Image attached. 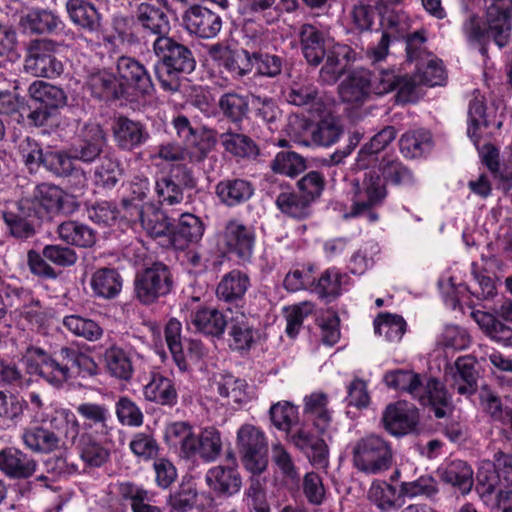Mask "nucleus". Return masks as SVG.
Returning a JSON list of instances; mask_svg holds the SVG:
<instances>
[{"label": "nucleus", "mask_w": 512, "mask_h": 512, "mask_svg": "<svg viewBox=\"0 0 512 512\" xmlns=\"http://www.w3.org/2000/svg\"><path fill=\"white\" fill-rule=\"evenodd\" d=\"M209 55L217 62L222 72H227L234 79L241 78L252 71L248 50L231 49L217 43L209 48Z\"/></svg>", "instance_id": "b1692460"}, {"label": "nucleus", "mask_w": 512, "mask_h": 512, "mask_svg": "<svg viewBox=\"0 0 512 512\" xmlns=\"http://www.w3.org/2000/svg\"><path fill=\"white\" fill-rule=\"evenodd\" d=\"M397 136L394 126H385L376 133L371 140L363 145L358 152V162L363 166H369L378 160L377 155L383 151Z\"/></svg>", "instance_id": "6e6d98bb"}, {"label": "nucleus", "mask_w": 512, "mask_h": 512, "mask_svg": "<svg viewBox=\"0 0 512 512\" xmlns=\"http://www.w3.org/2000/svg\"><path fill=\"white\" fill-rule=\"evenodd\" d=\"M196 186L197 178L193 169L187 164L177 163L157 178L155 191L161 205L173 206L184 200V190H192Z\"/></svg>", "instance_id": "f8f14e48"}, {"label": "nucleus", "mask_w": 512, "mask_h": 512, "mask_svg": "<svg viewBox=\"0 0 512 512\" xmlns=\"http://www.w3.org/2000/svg\"><path fill=\"white\" fill-rule=\"evenodd\" d=\"M85 419V424L96 434L107 439L114 430V422L109 408L105 404L85 402L76 408Z\"/></svg>", "instance_id": "58836bf2"}, {"label": "nucleus", "mask_w": 512, "mask_h": 512, "mask_svg": "<svg viewBox=\"0 0 512 512\" xmlns=\"http://www.w3.org/2000/svg\"><path fill=\"white\" fill-rule=\"evenodd\" d=\"M277 187L279 193L275 195V206L282 214L296 220H304L312 215V203L299 191H294L288 182L281 181Z\"/></svg>", "instance_id": "c85d7f7f"}, {"label": "nucleus", "mask_w": 512, "mask_h": 512, "mask_svg": "<svg viewBox=\"0 0 512 512\" xmlns=\"http://www.w3.org/2000/svg\"><path fill=\"white\" fill-rule=\"evenodd\" d=\"M28 93L31 101L54 113L67 103V95L62 88L42 80H36L30 84Z\"/></svg>", "instance_id": "49530a36"}, {"label": "nucleus", "mask_w": 512, "mask_h": 512, "mask_svg": "<svg viewBox=\"0 0 512 512\" xmlns=\"http://www.w3.org/2000/svg\"><path fill=\"white\" fill-rule=\"evenodd\" d=\"M112 138L115 146L123 152H134L151 138L145 123L119 114L111 122Z\"/></svg>", "instance_id": "f3484780"}, {"label": "nucleus", "mask_w": 512, "mask_h": 512, "mask_svg": "<svg viewBox=\"0 0 512 512\" xmlns=\"http://www.w3.org/2000/svg\"><path fill=\"white\" fill-rule=\"evenodd\" d=\"M480 398L485 411L490 417L494 421L509 427L512 432V398L506 397L502 400L491 390H483Z\"/></svg>", "instance_id": "4d7b16f0"}, {"label": "nucleus", "mask_w": 512, "mask_h": 512, "mask_svg": "<svg viewBox=\"0 0 512 512\" xmlns=\"http://www.w3.org/2000/svg\"><path fill=\"white\" fill-rule=\"evenodd\" d=\"M127 195L123 197L121 204L124 217H133L137 209L146 207L143 204L150 192V181L144 176H135L129 183Z\"/></svg>", "instance_id": "052dcab7"}, {"label": "nucleus", "mask_w": 512, "mask_h": 512, "mask_svg": "<svg viewBox=\"0 0 512 512\" xmlns=\"http://www.w3.org/2000/svg\"><path fill=\"white\" fill-rule=\"evenodd\" d=\"M129 222L139 223L146 234L153 239H160L162 246L169 247V236L172 222L164 211L156 208L152 204H147L142 209H137L133 217H129Z\"/></svg>", "instance_id": "5701e85b"}, {"label": "nucleus", "mask_w": 512, "mask_h": 512, "mask_svg": "<svg viewBox=\"0 0 512 512\" xmlns=\"http://www.w3.org/2000/svg\"><path fill=\"white\" fill-rule=\"evenodd\" d=\"M172 124L184 148L172 142L159 145L157 156L164 161H180L187 156L191 162H202L217 143L216 130L193 127L184 115L176 116Z\"/></svg>", "instance_id": "20e7f679"}, {"label": "nucleus", "mask_w": 512, "mask_h": 512, "mask_svg": "<svg viewBox=\"0 0 512 512\" xmlns=\"http://www.w3.org/2000/svg\"><path fill=\"white\" fill-rule=\"evenodd\" d=\"M229 317L227 330V345L232 352L240 355L248 354L260 339V330L255 325L253 316L243 311L233 312L228 308Z\"/></svg>", "instance_id": "2eb2a0df"}, {"label": "nucleus", "mask_w": 512, "mask_h": 512, "mask_svg": "<svg viewBox=\"0 0 512 512\" xmlns=\"http://www.w3.org/2000/svg\"><path fill=\"white\" fill-rule=\"evenodd\" d=\"M58 43L50 39L31 40L26 48L24 70L35 76L53 79L63 72L62 61L56 56Z\"/></svg>", "instance_id": "9b49d317"}, {"label": "nucleus", "mask_w": 512, "mask_h": 512, "mask_svg": "<svg viewBox=\"0 0 512 512\" xmlns=\"http://www.w3.org/2000/svg\"><path fill=\"white\" fill-rule=\"evenodd\" d=\"M380 73L375 74L369 70L353 72L340 86V96L344 102L361 104L371 94L378 95Z\"/></svg>", "instance_id": "393cba45"}, {"label": "nucleus", "mask_w": 512, "mask_h": 512, "mask_svg": "<svg viewBox=\"0 0 512 512\" xmlns=\"http://www.w3.org/2000/svg\"><path fill=\"white\" fill-rule=\"evenodd\" d=\"M254 192L251 181L238 177L222 179L215 186V194L220 203L229 208L245 204L252 198Z\"/></svg>", "instance_id": "2f4dec72"}, {"label": "nucleus", "mask_w": 512, "mask_h": 512, "mask_svg": "<svg viewBox=\"0 0 512 512\" xmlns=\"http://www.w3.org/2000/svg\"><path fill=\"white\" fill-rule=\"evenodd\" d=\"M70 346L62 345L52 348L50 370L47 382L54 387H61L72 378V368L69 364Z\"/></svg>", "instance_id": "13d9d810"}, {"label": "nucleus", "mask_w": 512, "mask_h": 512, "mask_svg": "<svg viewBox=\"0 0 512 512\" xmlns=\"http://www.w3.org/2000/svg\"><path fill=\"white\" fill-rule=\"evenodd\" d=\"M67 10L72 22L87 32H98L101 26L100 14L95 6L78 0H71L67 3Z\"/></svg>", "instance_id": "680f3d73"}, {"label": "nucleus", "mask_w": 512, "mask_h": 512, "mask_svg": "<svg viewBox=\"0 0 512 512\" xmlns=\"http://www.w3.org/2000/svg\"><path fill=\"white\" fill-rule=\"evenodd\" d=\"M219 248L229 258L238 262H250L256 245V231L252 225L241 220H228L219 235Z\"/></svg>", "instance_id": "9d476101"}, {"label": "nucleus", "mask_w": 512, "mask_h": 512, "mask_svg": "<svg viewBox=\"0 0 512 512\" xmlns=\"http://www.w3.org/2000/svg\"><path fill=\"white\" fill-rule=\"evenodd\" d=\"M64 191L52 184L41 183L36 186L33 197L26 203L38 219L50 217L63 209Z\"/></svg>", "instance_id": "473e14b6"}, {"label": "nucleus", "mask_w": 512, "mask_h": 512, "mask_svg": "<svg viewBox=\"0 0 512 512\" xmlns=\"http://www.w3.org/2000/svg\"><path fill=\"white\" fill-rule=\"evenodd\" d=\"M384 428L393 436H404L416 430L419 413L415 406L405 401L389 404L383 412Z\"/></svg>", "instance_id": "412c9836"}, {"label": "nucleus", "mask_w": 512, "mask_h": 512, "mask_svg": "<svg viewBox=\"0 0 512 512\" xmlns=\"http://www.w3.org/2000/svg\"><path fill=\"white\" fill-rule=\"evenodd\" d=\"M37 470V461L15 447L0 451V471L10 479H28Z\"/></svg>", "instance_id": "7c9ffc66"}, {"label": "nucleus", "mask_w": 512, "mask_h": 512, "mask_svg": "<svg viewBox=\"0 0 512 512\" xmlns=\"http://www.w3.org/2000/svg\"><path fill=\"white\" fill-rule=\"evenodd\" d=\"M383 381L388 388L409 394L413 399L418 400L438 419L446 418L453 412L451 395L438 378L429 377L424 384L419 373L395 369L387 371Z\"/></svg>", "instance_id": "f257e3e1"}, {"label": "nucleus", "mask_w": 512, "mask_h": 512, "mask_svg": "<svg viewBox=\"0 0 512 512\" xmlns=\"http://www.w3.org/2000/svg\"><path fill=\"white\" fill-rule=\"evenodd\" d=\"M369 499L381 511L398 510L404 504L396 487L386 481H374L369 489Z\"/></svg>", "instance_id": "5fc2aeb1"}, {"label": "nucleus", "mask_w": 512, "mask_h": 512, "mask_svg": "<svg viewBox=\"0 0 512 512\" xmlns=\"http://www.w3.org/2000/svg\"><path fill=\"white\" fill-rule=\"evenodd\" d=\"M417 84L419 83L415 75L411 78L391 71H381L376 90L379 96L396 91V102L405 104L413 100Z\"/></svg>", "instance_id": "c9c22d12"}, {"label": "nucleus", "mask_w": 512, "mask_h": 512, "mask_svg": "<svg viewBox=\"0 0 512 512\" xmlns=\"http://www.w3.org/2000/svg\"><path fill=\"white\" fill-rule=\"evenodd\" d=\"M152 50L156 58L153 72L160 88L168 93L178 92L182 79L196 69L194 51L171 36L153 41Z\"/></svg>", "instance_id": "f03ea898"}, {"label": "nucleus", "mask_w": 512, "mask_h": 512, "mask_svg": "<svg viewBox=\"0 0 512 512\" xmlns=\"http://www.w3.org/2000/svg\"><path fill=\"white\" fill-rule=\"evenodd\" d=\"M222 451L221 433L214 427L204 428L195 435V456L199 455L206 462L215 461Z\"/></svg>", "instance_id": "774afa93"}, {"label": "nucleus", "mask_w": 512, "mask_h": 512, "mask_svg": "<svg viewBox=\"0 0 512 512\" xmlns=\"http://www.w3.org/2000/svg\"><path fill=\"white\" fill-rule=\"evenodd\" d=\"M173 287L174 280L170 266L162 261H153L136 272L133 294L140 304L150 306L169 295Z\"/></svg>", "instance_id": "39448f33"}, {"label": "nucleus", "mask_w": 512, "mask_h": 512, "mask_svg": "<svg viewBox=\"0 0 512 512\" xmlns=\"http://www.w3.org/2000/svg\"><path fill=\"white\" fill-rule=\"evenodd\" d=\"M205 481L209 489L218 498H229L237 494L242 487L239 469L234 466L217 465L208 469Z\"/></svg>", "instance_id": "cd10ccee"}, {"label": "nucleus", "mask_w": 512, "mask_h": 512, "mask_svg": "<svg viewBox=\"0 0 512 512\" xmlns=\"http://www.w3.org/2000/svg\"><path fill=\"white\" fill-rule=\"evenodd\" d=\"M47 424L50 431H53L59 442L61 438L74 440L79 434V423L76 415L69 409L56 410L49 420L42 421Z\"/></svg>", "instance_id": "0e129e2a"}, {"label": "nucleus", "mask_w": 512, "mask_h": 512, "mask_svg": "<svg viewBox=\"0 0 512 512\" xmlns=\"http://www.w3.org/2000/svg\"><path fill=\"white\" fill-rule=\"evenodd\" d=\"M229 317L215 308L203 307L191 314V322L200 333L221 339Z\"/></svg>", "instance_id": "37998d69"}, {"label": "nucleus", "mask_w": 512, "mask_h": 512, "mask_svg": "<svg viewBox=\"0 0 512 512\" xmlns=\"http://www.w3.org/2000/svg\"><path fill=\"white\" fill-rule=\"evenodd\" d=\"M219 141L224 151L237 159H256L260 148L250 136L228 129L219 135Z\"/></svg>", "instance_id": "79ce46f5"}, {"label": "nucleus", "mask_w": 512, "mask_h": 512, "mask_svg": "<svg viewBox=\"0 0 512 512\" xmlns=\"http://www.w3.org/2000/svg\"><path fill=\"white\" fill-rule=\"evenodd\" d=\"M123 175L121 162L111 156L100 158V162L95 166L92 182L103 190H112L120 181Z\"/></svg>", "instance_id": "864d4df0"}, {"label": "nucleus", "mask_w": 512, "mask_h": 512, "mask_svg": "<svg viewBox=\"0 0 512 512\" xmlns=\"http://www.w3.org/2000/svg\"><path fill=\"white\" fill-rule=\"evenodd\" d=\"M61 24L57 15L45 9H33L21 19L23 29L36 34L53 33Z\"/></svg>", "instance_id": "bf43d9fd"}, {"label": "nucleus", "mask_w": 512, "mask_h": 512, "mask_svg": "<svg viewBox=\"0 0 512 512\" xmlns=\"http://www.w3.org/2000/svg\"><path fill=\"white\" fill-rule=\"evenodd\" d=\"M167 0H148L135 6L133 21L145 36L160 41L170 36L171 23L166 12Z\"/></svg>", "instance_id": "4468645a"}, {"label": "nucleus", "mask_w": 512, "mask_h": 512, "mask_svg": "<svg viewBox=\"0 0 512 512\" xmlns=\"http://www.w3.org/2000/svg\"><path fill=\"white\" fill-rule=\"evenodd\" d=\"M379 171L385 184L390 183L394 186H412L415 184L412 170L398 157L383 156L379 162Z\"/></svg>", "instance_id": "8fccbe9b"}, {"label": "nucleus", "mask_w": 512, "mask_h": 512, "mask_svg": "<svg viewBox=\"0 0 512 512\" xmlns=\"http://www.w3.org/2000/svg\"><path fill=\"white\" fill-rule=\"evenodd\" d=\"M182 24L190 34L202 39L214 38L222 28V18L211 9L194 4L182 15Z\"/></svg>", "instance_id": "a211bd4d"}, {"label": "nucleus", "mask_w": 512, "mask_h": 512, "mask_svg": "<svg viewBox=\"0 0 512 512\" xmlns=\"http://www.w3.org/2000/svg\"><path fill=\"white\" fill-rule=\"evenodd\" d=\"M123 285L120 273L114 268H100L96 270L90 281L93 295L102 299L116 298Z\"/></svg>", "instance_id": "09e8293b"}, {"label": "nucleus", "mask_w": 512, "mask_h": 512, "mask_svg": "<svg viewBox=\"0 0 512 512\" xmlns=\"http://www.w3.org/2000/svg\"><path fill=\"white\" fill-rule=\"evenodd\" d=\"M236 447L245 469L259 476L268 466V441L265 433L252 424H244L237 431Z\"/></svg>", "instance_id": "6e6552de"}, {"label": "nucleus", "mask_w": 512, "mask_h": 512, "mask_svg": "<svg viewBox=\"0 0 512 512\" xmlns=\"http://www.w3.org/2000/svg\"><path fill=\"white\" fill-rule=\"evenodd\" d=\"M355 51L347 44L335 43L328 47L326 61L320 69V80L328 85L335 84L355 60Z\"/></svg>", "instance_id": "bb28decb"}, {"label": "nucleus", "mask_w": 512, "mask_h": 512, "mask_svg": "<svg viewBox=\"0 0 512 512\" xmlns=\"http://www.w3.org/2000/svg\"><path fill=\"white\" fill-rule=\"evenodd\" d=\"M324 433L314 428L313 424L304 422L296 426L288 437L314 467L324 468L328 465L329 457L328 445L323 438Z\"/></svg>", "instance_id": "dca6fc26"}, {"label": "nucleus", "mask_w": 512, "mask_h": 512, "mask_svg": "<svg viewBox=\"0 0 512 512\" xmlns=\"http://www.w3.org/2000/svg\"><path fill=\"white\" fill-rule=\"evenodd\" d=\"M328 405L329 398L324 392H313L304 397L305 417L320 432H326L332 421V412L328 409Z\"/></svg>", "instance_id": "a18cd8bd"}, {"label": "nucleus", "mask_w": 512, "mask_h": 512, "mask_svg": "<svg viewBox=\"0 0 512 512\" xmlns=\"http://www.w3.org/2000/svg\"><path fill=\"white\" fill-rule=\"evenodd\" d=\"M440 476L443 482L456 487L462 494L470 492L473 485V470L463 460L456 459L448 462Z\"/></svg>", "instance_id": "603ef678"}, {"label": "nucleus", "mask_w": 512, "mask_h": 512, "mask_svg": "<svg viewBox=\"0 0 512 512\" xmlns=\"http://www.w3.org/2000/svg\"><path fill=\"white\" fill-rule=\"evenodd\" d=\"M484 18L485 20L480 22L475 16L471 17L464 25V32L468 42L477 47L483 57H487L491 40L500 49L510 42L512 0H490Z\"/></svg>", "instance_id": "7ed1b4c3"}, {"label": "nucleus", "mask_w": 512, "mask_h": 512, "mask_svg": "<svg viewBox=\"0 0 512 512\" xmlns=\"http://www.w3.org/2000/svg\"><path fill=\"white\" fill-rule=\"evenodd\" d=\"M250 278L241 270L233 269L224 274L216 287L217 299L228 308L242 311L246 304L245 295L250 287Z\"/></svg>", "instance_id": "aec40b11"}, {"label": "nucleus", "mask_w": 512, "mask_h": 512, "mask_svg": "<svg viewBox=\"0 0 512 512\" xmlns=\"http://www.w3.org/2000/svg\"><path fill=\"white\" fill-rule=\"evenodd\" d=\"M145 399L160 406L173 408L178 403V391L173 378L160 372H151L143 388Z\"/></svg>", "instance_id": "72a5a7b5"}, {"label": "nucleus", "mask_w": 512, "mask_h": 512, "mask_svg": "<svg viewBox=\"0 0 512 512\" xmlns=\"http://www.w3.org/2000/svg\"><path fill=\"white\" fill-rule=\"evenodd\" d=\"M35 214L26 201L12 203L2 210V219L9 234L27 240L36 234Z\"/></svg>", "instance_id": "4be33fe9"}, {"label": "nucleus", "mask_w": 512, "mask_h": 512, "mask_svg": "<svg viewBox=\"0 0 512 512\" xmlns=\"http://www.w3.org/2000/svg\"><path fill=\"white\" fill-rule=\"evenodd\" d=\"M117 493L123 503H128L132 512H164L156 505V492L133 481L119 482Z\"/></svg>", "instance_id": "c756f323"}, {"label": "nucleus", "mask_w": 512, "mask_h": 512, "mask_svg": "<svg viewBox=\"0 0 512 512\" xmlns=\"http://www.w3.org/2000/svg\"><path fill=\"white\" fill-rule=\"evenodd\" d=\"M21 439L24 446L34 453H50L60 445L56 434L42 423L25 428Z\"/></svg>", "instance_id": "c03bdc74"}, {"label": "nucleus", "mask_w": 512, "mask_h": 512, "mask_svg": "<svg viewBox=\"0 0 512 512\" xmlns=\"http://www.w3.org/2000/svg\"><path fill=\"white\" fill-rule=\"evenodd\" d=\"M218 106L222 114L232 123L239 124L247 116L250 107V95L227 92L220 96Z\"/></svg>", "instance_id": "e2e57ef3"}, {"label": "nucleus", "mask_w": 512, "mask_h": 512, "mask_svg": "<svg viewBox=\"0 0 512 512\" xmlns=\"http://www.w3.org/2000/svg\"><path fill=\"white\" fill-rule=\"evenodd\" d=\"M351 208L345 218H358L365 211L382 206L388 196L387 186L376 171L364 172L350 181L348 192Z\"/></svg>", "instance_id": "423d86ee"}, {"label": "nucleus", "mask_w": 512, "mask_h": 512, "mask_svg": "<svg viewBox=\"0 0 512 512\" xmlns=\"http://www.w3.org/2000/svg\"><path fill=\"white\" fill-rule=\"evenodd\" d=\"M374 332L384 336L388 342H399L406 332L407 323L398 314L381 312L374 319Z\"/></svg>", "instance_id": "338daca9"}, {"label": "nucleus", "mask_w": 512, "mask_h": 512, "mask_svg": "<svg viewBox=\"0 0 512 512\" xmlns=\"http://www.w3.org/2000/svg\"><path fill=\"white\" fill-rule=\"evenodd\" d=\"M300 48L308 65L319 66L327 54L326 37L323 31L305 23L299 30Z\"/></svg>", "instance_id": "f704fd0d"}, {"label": "nucleus", "mask_w": 512, "mask_h": 512, "mask_svg": "<svg viewBox=\"0 0 512 512\" xmlns=\"http://www.w3.org/2000/svg\"><path fill=\"white\" fill-rule=\"evenodd\" d=\"M195 432L193 426L186 421L169 423L164 432V440L169 447L179 448L182 458L195 457Z\"/></svg>", "instance_id": "4c0bfd02"}, {"label": "nucleus", "mask_w": 512, "mask_h": 512, "mask_svg": "<svg viewBox=\"0 0 512 512\" xmlns=\"http://www.w3.org/2000/svg\"><path fill=\"white\" fill-rule=\"evenodd\" d=\"M84 88L91 97L106 104L124 101L122 89L119 88L117 73L109 69H93L85 77Z\"/></svg>", "instance_id": "6ab92c4d"}, {"label": "nucleus", "mask_w": 512, "mask_h": 512, "mask_svg": "<svg viewBox=\"0 0 512 512\" xmlns=\"http://www.w3.org/2000/svg\"><path fill=\"white\" fill-rule=\"evenodd\" d=\"M59 238L67 244L89 248L96 243V232L87 224L78 221H64L58 228Z\"/></svg>", "instance_id": "3c124183"}, {"label": "nucleus", "mask_w": 512, "mask_h": 512, "mask_svg": "<svg viewBox=\"0 0 512 512\" xmlns=\"http://www.w3.org/2000/svg\"><path fill=\"white\" fill-rule=\"evenodd\" d=\"M106 145V137L99 125L86 126L83 138L71 148L75 161L92 163L100 157Z\"/></svg>", "instance_id": "e433bc0d"}, {"label": "nucleus", "mask_w": 512, "mask_h": 512, "mask_svg": "<svg viewBox=\"0 0 512 512\" xmlns=\"http://www.w3.org/2000/svg\"><path fill=\"white\" fill-rule=\"evenodd\" d=\"M62 325L74 336L90 342L99 340L103 335V329L97 321L78 314L64 316Z\"/></svg>", "instance_id": "69168bd1"}, {"label": "nucleus", "mask_w": 512, "mask_h": 512, "mask_svg": "<svg viewBox=\"0 0 512 512\" xmlns=\"http://www.w3.org/2000/svg\"><path fill=\"white\" fill-rule=\"evenodd\" d=\"M116 73L119 88L122 89L124 101L136 102L151 97L155 93L150 72L138 59L131 56H120L116 61Z\"/></svg>", "instance_id": "0eeeda50"}, {"label": "nucleus", "mask_w": 512, "mask_h": 512, "mask_svg": "<svg viewBox=\"0 0 512 512\" xmlns=\"http://www.w3.org/2000/svg\"><path fill=\"white\" fill-rule=\"evenodd\" d=\"M205 232L202 219L192 213H182L176 223H172L169 246L175 250H185L198 243Z\"/></svg>", "instance_id": "a878e982"}, {"label": "nucleus", "mask_w": 512, "mask_h": 512, "mask_svg": "<svg viewBox=\"0 0 512 512\" xmlns=\"http://www.w3.org/2000/svg\"><path fill=\"white\" fill-rule=\"evenodd\" d=\"M433 145L432 134L426 129L407 131L399 139L400 152L406 159L425 157Z\"/></svg>", "instance_id": "de8ad7c7"}, {"label": "nucleus", "mask_w": 512, "mask_h": 512, "mask_svg": "<svg viewBox=\"0 0 512 512\" xmlns=\"http://www.w3.org/2000/svg\"><path fill=\"white\" fill-rule=\"evenodd\" d=\"M350 277L339 268L332 266L325 269L319 277L315 276L313 292L318 298L331 302L343 294V286Z\"/></svg>", "instance_id": "a19ab883"}, {"label": "nucleus", "mask_w": 512, "mask_h": 512, "mask_svg": "<svg viewBox=\"0 0 512 512\" xmlns=\"http://www.w3.org/2000/svg\"><path fill=\"white\" fill-rule=\"evenodd\" d=\"M476 491L485 498L498 492L512 495V454L498 451L494 462L482 466L476 475Z\"/></svg>", "instance_id": "1a4fd4ad"}, {"label": "nucleus", "mask_w": 512, "mask_h": 512, "mask_svg": "<svg viewBox=\"0 0 512 512\" xmlns=\"http://www.w3.org/2000/svg\"><path fill=\"white\" fill-rule=\"evenodd\" d=\"M107 373L120 381L128 382L134 374L133 353L130 349L112 345L104 352Z\"/></svg>", "instance_id": "ea45409f"}, {"label": "nucleus", "mask_w": 512, "mask_h": 512, "mask_svg": "<svg viewBox=\"0 0 512 512\" xmlns=\"http://www.w3.org/2000/svg\"><path fill=\"white\" fill-rule=\"evenodd\" d=\"M391 462V446L380 436L369 435L362 438L353 448V464L359 471L377 474L387 470Z\"/></svg>", "instance_id": "ddd939ff"}]
</instances>
